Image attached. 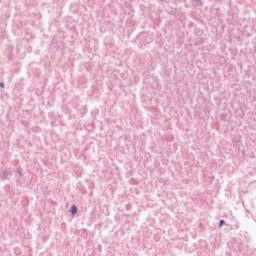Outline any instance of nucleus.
I'll list each match as a JSON object with an SVG mask.
<instances>
[{
  "label": "nucleus",
  "mask_w": 256,
  "mask_h": 256,
  "mask_svg": "<svg viewBox=\"0 0 256 256\" xmlns=\"http://www.w3.org/2000/svg\"><path fill=\"white\" fill-rule=\"evenodd\" d=\"M70 213H72V215H76V213H77V206L73 205L71 207Z\"/></svg>",
  "instance_id": "1"
},
{
  "label": "nucleus",
  "mask_w": 256,
  "mask_h": 256,
  "mask_svg": "<svg viewBox=\"0 0 256 256\" xmlns=\"http://www.w3.org/2000/svg\"><path fill=\"white\" fill-rule=\"evenodd\" d=\"M224 224H225V220H221L220 221V227H223Z\"/></svg>",
  "instance_id": "2"
},
{
  "label": "nucleus",
  "mask_w": 256,
  "mask_h": 256,
  "mask_svg": "<svg viewBox=\"0 0 256 256\" xmlns=\"http://www.w3.org/2000/svg\"><path fill=\"white\" fill-rule=\"evenodd\" d=\"M0 86L3 87V83H0Z\"/></svg>",
  "instance_id": "3"
}]
</instances>
